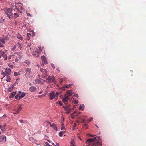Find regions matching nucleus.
Segmentation results:
<instances>
[{"mask_svg": "<svg viewBox=\"0 0 146 146\" xmlns=\"http://www.w3.org/2000/svg\"><path fill=\"white\" fill-rule=\"evenodd\" d=\"M80 118L82 120V122L83 123H85V121L84 119H82V118Z\"/></svg>", "mask_w": 146, "mask_h": 146, "instance_id": "41", "label": "nucleus"}, {"mask_svg": "<svg viewBox=\"0 0 146 146\" xmlns=\"http://www.w3.org/2000/svg\"><path fill=\"white\" fill-rule=\"evenodd\" d=\"M74 96L75 97H76L77 98H78V94H75L74 95Z\"/></svg>", "mask_w": 146, "mask_h": 146, "instance_id": "48", "label": "nucleus"}, {"mask_svg": "<svg viewBox=\"0 0 146 146\" xmlns=\"http://www.w3.org/2000/svg\"><path fill=\"white\" fill-rule=\"evenodd\" d=\"M14 88L13 85H12L10 87L8 88V91L10 92L11 91L13 90Z\"/></svg>", "mask_w": 146, "mask_h": 146, "instance_id": "18", "label": "nucleus"}, {"mask_svg": "<svg viewBox=\"0 0 146 146\" xmlns=\"http://www.w3.org/2000/svg\"><path fill=\"white\" fill-rule=\"evenodd\" d=\"M35 141V143H36V144L37 145H38V144H37L36 143V142L37 141L36 140H35V141Z\"/></svg>", "mask_w": 146, "mask_h": 146, "instance_id": "60", "label": "nucleus"}, {"mask_svg": "<svg viewBox=\"0 0 146 146\" xmlns=\"http://www.w3.org/2000/svg\"><path fill=\"white\" fill-rule=\"evenodd\" d=\"M59 94V92H57L56 93V99H57L58 98V95Z\"/></svg>", "mask_w": 146, "mask_h": 146, "instance_id": "37", "label": "nucleus"}, {"mask_svg": "<svg viewBox=\"0 0 146 146\" xmlns=\"http://www.w3.org/2000/svg\"><path fill=\"white\" fill-rule=\"evenodd\" d=\"M6 126V124H4V125H3V129H5V127Z\"/></svg>", "mask_w": 146, "mask_h": 146, "instance_id": "49", "label": "nucleus"}, {"mask_svg": "<svg viewBox=\"0 0 146 146\" xmlns=\"http://www.w3.org/2000/svg\"><path fill=\"white\" fill-rule=\"evenodd\" d=\"M36 88L34 86H31L29 88V90L31 92L35 91L36 90Z\"/></svg>", "mask_w": 146, "mask_h": 146, "instance_id": "12", "label": "nucleus"}, {"mask_svg": "<svg viewBox=\"0 0 146 146\" xmlns=\"http://www.w3.org/2000/svg\"><path fill=\"white\" fill-rule=\"evenodd\" d=\"M43 146H52L50 145L49 144L47 143L46 145H44Z\"/></svg>", "mask_w": 146, "mask_h": 146, "instance_id": "55", "label": "nucleus"}, {"mask_svg": "<svg viewBox=\"0 0 146 146\" xmlns=\"http://www.w3.org/2000/svg\"><path fill=\"white\" fill-rule=\"evenodd\" d=\"M15 8L13 10L14 11V16L15 19H16L19 16V13H22V10H19V9L15 5Z\"/></svg>", "mask_w": 146, "mask_h": 146, "instance_id": "3", "label": "nucleus"}, {"mask_svg": "<svg viewBox=\"0 0 146 146\" xmlns=\"http://www.w3.org/2000/svg\"><path fill=\"white\" fill-rule=\"evenodd\" d=\"M35 82L37 84H42L43 83V80H40L38 79L35 80Z\"/></svg>", "mask_w": 146, "mask_h": 146, "instance_id": "16", "label": "nucleus"}, {"mask_svg": "<svg viewBox=\"0 0 146 146\" xmlns=\"http://www.w3.org/2000/svg\"><path fill=\"white\" fill-rule=\"evenodd\" d=\"M0 41L3 44H5V42L4 41V40L3 39H1L0 40Z\"/></svg>", "mask_w": 146, "mask_h": 146, "instance_id": "32", "label": "nucleus"}, {"mask_svg": "<svg viewBox=\"0 0 146 146\" xmlns=\"http://www.w3.org/2000/svg\"><path fill=\"white\" fill-rule=\"evenodd\" d=\"M25 76L26 77H29L31 73V69L30 68H27L25 70Z\"/></svg>", "mask_w": 146, "mask_h": 146, "instance_id": "5", "label": "nucleus"}, {"mask_svg": "<svg viewBox=\"0 0 146 146\" xmlns=\"http://www.w3.org/2000/svg\"><path fill=\"white\" fill-rule=\"evenodd\" d=\"M66 94H67V95L69 96V97L70 96H71L72 95L73 92L72 90H68L66 92Z\"/></svg>", "mask_w": 146, "mask_h": 146, "instance_id": "15", "label": "nucleus"}, {"mask_svg": "<svg viewBox=\"0 0 146 146\" xmlns=\"http://www.w3.org/2000/svg\"><path fill=\"white\" fill-rule=\"evenodd\" d=\"M65 110L66 111H68V110H70L69 109V108H68V107H66L65 108Z\"/></svg>", "mask_w": 146, "mask_h": 146, "instance_id": "46", "label": "nucleus"}, {"mask_svg": "<svg viewBox=\"0 0 146 146\" xmlns=\"http://www.w3.org/2000/svg\"><path fill=\"white\" fill-rule=\"evenodd\" d=\"M31 35L29 33H27V38L28 39H29V38L30 37V36Z\"/></svg>", "mask_w": 146, "mask_h": 146, "instance_id": "30", "label": "nucleus"}, {"mask_svg": "<svg viewBox=\"0 0 146 146\" xmlns=\"http://www.w3.org/2000/svg\"><path fill=\"white\" fill-rule=\"evenodd\" d=\"M38 48L39 50V51L38 52V53H40L41 52V47H39Z\"/></svg>", "mask_w": 146, "mask_h": 146, "instance_id": "36", "label": "nucleus"}, {"mask_svg": "<svg viewBox=\"0 0 146 146\" xmlns=\"http://www.w3.org/2000/svg\"><path fill=\"white\" fill-rule=\"evenodd\" d=\"M45 95H46V94H45V95L42 94V95H39L38 96V98H42V97H43V96H44Z\"/></svg>", "mask_w": 146, "mask_h": 146, "instance_id": "38", "label": "nucleus"}, {"mask_svg": "<svg viewBox=\"0 0 146 146\" xmlns=\"http://www.w3.org/2000/svg\"><path fill=\"white\" fill-rule=\"evenodd\" d=\"M0 54L4 58L5 60H6L7 59V56L6 54L2 50H0Z\"/></svg>", "mask_w": 146, "mask_h": 146, "instance_id": "7", "label": "nucleus"}, {"mask_svg": "<svg viewBox=\"0 0 146 146\" xmlns=\"http://www.w3.org/2000/svg\"><path fill=\"white\" fill-rule=\"evenodd\" d=\"M26 95V93L24 92H23L21 93V94L19 96V100L20 98H23Z\"/></svg>", "mask_w": 146, "mask_h": 146, "instance_id": "19", "label": "nucleus"}, {"mask_svg": "<svg viewBox=\"0 0 146 146\" xmlns=\"http://www.w3.org/2000/svg\"><path fill=\"white\" fill-rule=\"evenodd\" d=\"M44 70V69H43V68H40V71H41V72H42H42H43V71H44V70Z\"/></svg>", "mask_w": 146, "mask_h": 146, "instance_id": "53", "label": "nucleus"}, {"mask_svg": "<svg viewBox=\"0 0 146 146\" xmlns=\"http://www.w3.org/2000/svg\"><path fill=\"white\" fill-rule=\"evenodd\" d=\"M17 38L21 40H22V36L19 34L18 33L17 35Z\"/></svg>", "mask_w": 146, "mask_h": 146, "instance_id": "20", "label": "nucleus"}, {"mask_svg": "<svg viewBox=\"0 0 146 146\" xmlns=\"http://www.w3.org/2000/svg\"><path fill=\"white\" fill-rule=\"evenodd\" d=\"M4 141L5 142L6 141V138L5 136L2 135L0 137V142H2Z\"/></svg>", "mask_w": 146, "mask_h": 146, "instance_id": "10", "label": "nucleus"}, {"mask_svg": "<svg viewBox=\"0 0 146 146\" xmlns=\"http://www.w3.org/2000/svg\"><path fill=\"white\" fill-rule=\"evenodd\" d=\"M87 124H84V127H85V126L86 127V129H88V127H87Z\"/></svg>", "mask_w": 146, "mask_h": 146, "instance_id": "51", "label": "nucleus"}, {"mask_svg": "<svg viewBox=\"0 0 146 146\" xmlns=\"http://www.w3.org/2000/svg\"><path fill=\"white\" fill-rule=\"evenodd\" d=\"M11 73V70L9 68H6L5 69V72H3L2 74L4 76H7L10 75Z\"/></svg>", "mask_w": 146, "mask_h": 146, "instance_id": "4", "label": "nucleus"}, {"mask_svg": "<svg viewBox=\"0 0 146 146\" xmlns=\"http://www.w3.org/2000/svg\"><path fill=\"white\" fill-rule=\"evenodd\" d=\"M48 123L50 124V126L52 127L54 130L57 131V127L56 126V125L54 123L51 124V123L49 122Z\"/></svg>", "mask_w": 146, "mask_h": 146, "instance_id": "11", "label": "nucleus"}, {"mask_svg": "<svg viewBox=\"0 0 146 146\" xmlns=\"http://www.w3.org/2000/svg\"><path fill=\"white\" fill-rule=\"evenodd\" d=\"M52 81L54 84L56 83V80H55V78L53 77H52Z\"/></svg>", "mask_w": 146, "mask_h": 146, "instance_id": "27", "label": "nucleus"}, {"mask_svg": "<svg viewBox=\"0 0 146 146\" xmlns=\"http://www.w3.org/2000/svg\"><path fill=\"white\" fill-rule=\"evenodd\" d=\"M49 98L50 100H52L55 98H56V94L53 91H52L49 93Z\"/></svg>", "mask_w": 146, "mask_h": 146, "instance_id": "6", "label": "nucleus"}, {"mask_svg": "<svg viewBox=\"0 0 146 146\" xmlns=\"http://www.w3.org/2000/svg\"><path fill=\"white\" fill-rule=\"evenodd\" d=\"M42 60V64H46L47 63V61L46 57L44 56H41Z\"/></svg>", "mask_w": 146, "mask_h": 146, "instance_id": "9", "label": "nucleus"}, {"mask_svg": "<svg viewBox=\"0 0 146 146\" xmlns=\"http://www.w3.org/2000/svg\"><path fill=\"white\" fill-rule=\"evenodd\" d=\"M22 108L21 105V104H19L18 105V109L19 110H21Z\"/></svg>", "mask_w": 146, "mask_h": 146, "instance_id": "29", "label": "nucleus"}, {"mask_svg": "<svg viewBox=\"0 0 146 146\" xmlns=\"http://www.w3.org/2000/svg\"><path fill=\"white\" fill-rule=\"evenodd\" d=\"M61 88L64 91L65 90H66V87L65 86H63L61 87Z\"/></svg>", "mask_w": 146, "mask_h": 146, "instance_id": "40", "label": "nucleus"}, {"mask_svg": "<svg viewBox=\"0 0 146 146\" xmlns=\"http://www.w3.org/2000/svg\"><path fill=\"white\" fill-rule=\"evenodd\" d=\"M47 76V71L46 70H44L43 72L42 73V77L43 78H45Z\"/></svg>", "mask_w": 146, "mask_h": 146, "instance_id": "13", "label": "nucleus"}, {"mask_svg": "<svg viewBox=\"0 0 146 146\" xmlns=\"http://www.w3.org/2000/svg\"><path fill=\"white\" fill-rule=\"evenodd\" d=\"M14 11L11 9L9 8L5 10V14L7 15L10 19L11 20L13 17H14Z\"/></svg>", "mask_w": 146, "mask_h": 146, "instance_id": "2", "label": "nucleus"}, {"mask_svg": "<svg viewBox=\"0 0 146 146\" xmlns=\"http://www.w3.org/2000/svg\"><path fill=\"white\" fill-rule=\"evenodd\" d=\"M17 46L20 49H21L22 47V45L19 42H18L17 43Z\"/></svg>", "mask_w": 146, "mask_h": 146, "instance_id": "23", "label": "nucleus"}, {"mask_svg": "<svg viewBox=\"0 0 146 146\" xmlns=\"http://www.w3.org/2000/svg\"><path fill=\"white\" fill-rule=\"evenodd\" d=\"M71 84H70L68 85H67V84L65 85V86L66 87V88H69L71 86Z\"/></svg>", "mask_w": 146, "mask_h": 146, "instance_id": "31", "label": "nucleus"}, {"mask_svg": "<svg viewBox=\"0 0 146 146\" xmlns=\"http://www.w3.org/2000/svg\"><path fill=\"white\" fill-rule=\"evenodd\" d=\"M42 91H41L39 93V94H41L42 93Z\"/></svg>", "mask_w": 146, "mask_h": 146, "instance_id": "63", "label": "nucleus"}, {"mask_svg": "<svg viewBox=\"0 0 146 146\" xmlns=\"http://www.w3.org/2000/svg\"><path fill=\"white\" fill-rule=\"evenodd\" d=\"M19 94H17L15 96V98L16 99H17V100H19Z\"/></svg>", "mask_w": 146, "mask_h": 146, "instance_id": "28", "label": "nucleus"}, {"mask_svg": "<svg viewBox=\"0 0 146 146\" xmlns=\"http://www.w3.org/2000/svg\"><path fill=\"white\" fill-rule=\"evenodd\" d=\"M27 15L28 16H31V15L29 13H27Z\"/></svg>", "mask_w": 146, "mask_h": 146, "instance_id": "57", "label": "nucleus"}, {"mask_svg": "<svg viewBox=\"0 0 146 146\" xmlns=\"http://www.w3.org/2000/svg\"><path fill=\"white\" fill-rule=\"evenodd\" d=\"M51 66L54 69L55 68V67L53 64H51Z\"/></svg>", "mask_w": 146, "mask_h": 146, "instance_id": "42", "label": "nucleus"}, {"mask_svg": "<svg viewBox=\"0 0 146 146\" xmlns=\"http://www.w3.org/2000/svg\"><path fill=\"white\" fill-rule=\"evenodd\" d=\"M0 128L1 129L2 132H4V131H3V127L1 125H0Z\"/></svg>", "mask_w": 146, "mask_h": 146, "instance_id": "39", "label": "nucleus"}, {"mask_svg": "<svg viewBox=\"0 0 146 146\" xmlns=\"http://www.w3.org/2000/svg\"><path fill=\"white\" fill-rule=\"evenodd\" d=\"M19 121L21 123H23V120H19Z\"/></svg>", "mask_w": 146, "mask_h": 146, "instance_id": "58", "label": "nucleus"}, {"mask_svg": "<svg viewBox=\"0 0 146 146\" xmlns=\"http://www.w3.org/2000/svg\"><path fill=\"white\" fill-rule=\"evenodd\" d=\"M20 111V110L18 109L16 111V112L15 113V114H17L19 113Z\"/></svg>", "mask_w": 146, "mask_h": 146, "instance_id": "44", "label": "nucleus"}, {"mask_svg": "<svg viewBox=\"0 0 146 146\" xmlns=\"http://www.w3.org/2000/svg\"><path fill=\"white\" fill-rule=\"evenodd\" d=\"M65 128L64 127H62L61 128V130L64 129Z\"/></svg>", "mask_w": 146, "mask_h": 146, "instance_id": "59", "label": "nucleus"}, {"mask_svg": "<svg viewBox=\"0 0 146 146\" xmlns=\"http://www.w3.org/2000/svg\"><path fill=\"white\" fill-rule=\"evenodd\" d=\"M83 106L80 105L79 106V110H82V111L84 110V105H83Z\"/></svg>", "mask_w": 146, "mask_h": 146, "instance_id": "26", "label": "nucleus"}, {"mask_svg": "<svg viewBox=\"0 0 146 146\" xmlns=\"http://www.w3.org/2000/svg\"><path fill=\"white\" fill-rule=\"evenodd\" d=\"M32 54L35 56H36V54L34 53H32Z\"/></svg>", "mask_w": 146, "mask_h": 146, "instance_id": "61", "label": "nucleus"}, {"mask_svg": "<svg viewBox=\"0 0 146 146\" xmlns=\"http://www.w3.org/2000/svg\"><path fill=\"white\" fill-rule=\"evenodd\" d=\"M3 45L0 42V47H3Z\"/></svg>", "mask_w": 146, "mask_h": 146, "instance_id": "56", "label": "nucleus"}, {"mask_svg": "<svg viewBox=\"0 0 146 146\" xmlns=\"http://www.w3.org/2000/svg\"><path fill=\"white\" fill-rule=\"evenodd\" d=\"M20 111V110L18 109L16 111V112L15 113V114H17L19 113Z\"/></svg>", "mask_w": 146, "mask_h": 146, "instance_id": "45", "label": "nucleus"}, {"mask_svg": "<svg viewBox=\"0 0 146 146\" xmlns=\"http://www.w3.org/2000/svg\"><path fill=\"white\" fill-rule=\"evenodd\" d=\"M64 132H65V131H62L61 132H59V135L60 137L62 136L63 135V133H64Z\"/></svg>", "mask_w": 146, "mask_h": 146, "instance_id": "24", "label": "nucleus"}, {"mask_svg": "<svg viewBox=\"0 0 146 146\" xmlns=\"http://www.w3.org/2000/svg\"><path fill=\"white\" fill-rule=\"evenodd\" d=\"M74 103L75 104H77L78 103V101L77 100H75L74 101Z\"/></svg>", "mask_w": 146, "mask_h": 146, "instance_id": "50", "label": "nucleus"}, {"mask_svg": "<svg viewBox=\"0 0 146 146\" xmlns=\"http://www.w3.org/2000/svg\"><path fill=\"white\" fill-rule=\"evenodd\" d=\"M93 119V117H90L89 119V121H92V120Z\"/></svg>", "mask_w": 146, "mask_h": 146, "instance_id": "47", "label": "nucleus"}, {"mask_svg": "<svg viewBox=\"0 0 146 146\" xmlns=\"http://www.w3.org/2000/svg\"><path fill=\"white\" fill-rule=\"evenodd\" d=\"M67 111L66 112V113L67 114H69L70 113V110H69L68 111Z\"/></svg>", "mask_w": 146, "mask_h": 146, "instance_id": "54", "label": "nucleus"}, {"mask_svg": "<svg viewBox=\"0 0 146 146\" xmlns=\"http://www.w3.org/2000/svg\"><path fill=\"white\" fill-rule=\"evenodd\" d=\"M76 125V123H74V127H75Z\"/></svg>", "mask_w": 146, "mask_h": 146, "instance_id": "62", "label": "nucleus"}, {"mask_svg": "<svg viewBox=\"0 0 146 146\" xmlns=\"http://www.w3.org/2000/svg\"><path fill=\"white\" fill-rule=\"evenodd\" d=\"M16 94V92H13L11 93L10 96L12 97H13Z\"/></svg>", "mask_w": 146, "mask_h": 146, "instance_id": "22", "label": "nucleus"}, {"mask_svg": "<svg viewBox=\"0 0 146 146\" xmlns=\"http://www.w3.org/2000/svg\"><path fill=\"white\" fill-rule=\"evenodd\" d=\"M16 48V45L13 48L11 49L12 51H14Z\"/></svg>", "mask_w": 146, "mask_h": 146, "instance_id": "34", "label": "nucleus"}, {"mask_svg": "<svg viewBox=\"0 0 146 146\" xmlns=\"http://www.w3.org/2000/svg\"><path fill=\"white\" fill-rule=\"evenodd\" d=\"M24 63L26 64H27L28 65H29L30 64V62L27 60H25L24 61Z\"/></svg>", "mask_w": 146, "mask_h": 146, "instance_id": "25", "label": "nucleus"}, {"mask_svg": "<svg viewBox=\"0 0 146 146\" xmlns=\"http://www.w3.org/2000/svg\"><path fill=\"white\" fill-rule=\"evenodd\" d=\"M59 81L60 84H62L63 83H66V78H60L59 79Z\"/></svg>", "mask_w": 146, "mask_h": 146, "instance_id": "14", "label": "nucleus"}, {"mask_svg": "<svg viewBox=\"0 0 146 146\" xmlns=\"http://www.w3.org/2000/svg\"><path fill=\"white\" fill-rule=\"evenodd\" d=\"M90 137H93L92 138L88 139L86 142V144L87 146H93L96 143L97 145L100 144V137L99 136H96V135H92L91 134L89 135Z\"/></svg>", "mask_w": 146, "mask_h": 146, "instance_id": "1", "label": "nucleus"}, {"mask_svg": "<svg viewBox=\"0 0 146 146\" xmlns=\"http://www.w3.org/2000/svg\"><path fill=\"white\" fill-rule=\"evenodd\" d=\"M16 54L17 55V57H18L19 59H21V58L22 57V53L18 52Z\"/></svg>", "mask_w": 146, "mask_h": 146, "instance_id": "17", "label": "nucleus"}, {"mask_svg": "<svg viewBox=\"0 0 146 146\" xmlns=\"http://www.w3.org/2000/svg\"><path fill=\"white\" fill-rule=\"evenodd\" d=\"M59 104L60 105L62 106V103L61 102V101H59Z\"/></svg>", "mask_w": 146, "mask_h": 146, "instance_id": "52", "label": "nucleus"}, {"mask_svg": "<svg viewBox=\"0 0 146 146\" xmlns=\"http://www.w3.org/2000/svg\"><path fill=\"white\" fill-rule=\"evenodd\" d=\"M15 61L16 62H17V61H18V60L17 59H16L15 60Z\"/></svg>", "mask_w": 146, "mask_h": 146, "instance_id": "64", "label": "nucleus"}, {"mask_svg": "<svg viewBox=\"0 0 146 146\" xmlns=\"http://www.w3.org/2000/svg\"><path fill=\"white\" fill-rule=\"evenodd\" d=\"M69 100V96L67 94H65V97L62 99V101L64 103H65L66 102H67Z\"/></svg>", "mask_w": 146, "mask_h": 146, "instance_id": "8", "label": "nucleus"}, {"mask_svg": "<svg viewBox=\"0 0 146 146\" xmlns=\"http://www.w3.org/2000/svg\"><path fill=\"white\" fill-rule=\"evenodd\" d=\"M6 80L7 82H10L11 80V78L9 75L6 76Z\"/></svg>", "mask_w": 146, "mask_h": 146, "instance_id": "21", "label": "nucleus"}, {"mask_svg": "<svg viewBox=\"0 0 146 146\" xmlns=\"http://www.w3.org/2000/svg\"><path fill=\"white\" fill-rule=\"evenodd\" d=\"M53 77H50V76H49L48 77V78L47 79V80H52V78Z\"/></svg>", "mask_w": 146, "mask_h": 146, "instance_id": "33", "label": "nucleus"}, {"mask_svg": "<svg viewBox=\"0 0 146 146\" xmlns=\"http://www.w3.org/2000/svg\"><path fill=\"white\" fill-rule=\"evenodd\" d=\"M19 73H18V72H15L14 73V75L15 76H18L19 75Z\"/></svg>", "mask_w": 146, "mask_h": 146, "instance_id": "35", "label": "nucleus"}, {"mask_svg": "<svg viewBox=\"0 0 146 146\" xmlns=\"http://www.w3.org/2000/svg\"><path fill=\"white\" fill-rule=\"evenodd\" d=\"M46 81L47 82H48V83H50V82H52V80H47V79H46Z\"/></svg>", "mask_w": 146, "mask_h": 146, "instance_id": "43", "label": "nucleus"}]
</instances>
